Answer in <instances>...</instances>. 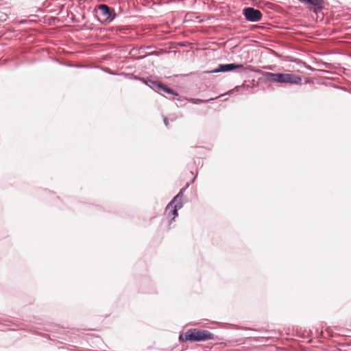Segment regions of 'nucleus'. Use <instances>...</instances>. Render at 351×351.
Masks as SVG:
<instances>
[{"mask_svg": "<svg viewBox=\"0 0 351 351\" xmlns=\"http://www.w3.org/2000/svg\"><path fill=\"white\" fill-rule=\"evenodd\" d=\"M163 121H164V123L165 124V125H168V119L166 117H165Z\"/></svg>", "mask_w": 351, "mask_h": 351, "instance_id": "9", "label": "nucleus"}, {"mask_svg": "<svg viewBox=\"0 0 351 351\" xmlns=\"http://www.w3.org/2000/svg\"><path fill=\"white\" fill-rule=\"evenodd\" d=\"M198 102H203V101L201 99H197V101H194L195 104H197Z\"/></svg>", "mask_w": 351, "mask_h": 351, "instance_id": "10", "label": "nucleus"}, {"mask_svg": "<svg viewBox=\"0 0 351 351\" xmlns=\"http://www.w3.org/2000/svg\"><path fill=\"white\" fill-rule=\"evenodd\" d=\"M176 200V197H174L171 202L167 205L165 209V215L172 221L176 217V205L174 204V201Z\"/></svg>", "mask_w": 351, "mask_h": 351, "instance_id": "7", "label": "nucleus"}, {"mask_svg": "<svg viewBox=\"0 0 351 351\" xmlns=\"http://www.w3.org/2000/svg\"><path fill=\"white\" fill-rule=\"evenodd\" d=\"M302 3L307 5L310 10H313L314 12H317L323 8V0H299Z\"/></svg>", "mask_w": 351, "mask_h": 351, "instance_id": "5", "label": "nucleus"}, {"mask_svg": "<svg viewBox=\"0 0 351 351\" xmlns=\"http://www.w3.org/2000/svg\"><path fill=\"white\" fill-rule=\"evenodd\" d=\"M236 69H243V66L239 64H219L217 69L210 71V73L228 72Z\"/></svg>", "mask_w": 351, "mask_h": 351, "instance_id": "6", "label": "nucleus"}, {"mask_svg": "<svg viewBox=\"0 0 351 351\" xmlns=\"http://www.w3.org/2000/svg\"><path fill=\"white\" fill-rule=\"evenodd\" d=\"M182 192L180 191L178 194H177L176 197L178 198L180 196H181Z\"/></svg>", "mask_w": 351, "mask_h": 351, "instance_id": "11", "label": "nucleus"}, {"mask_svg": "<svg viewBox=\"0 0 351 351\" xmlns=\"http://www.w3.org/2000/svg\"><path fill=\"white\" fill-rule=\"evenodd\" d=\"M243 14L247 20L256 22L258 21L262 18L261 12L254 8H247L243 10Z\"/></svg>", "mask_w": 351, "mask_h": 351, "instance_id": "4", "label": "nucleus"}, {"mask_svg": "<svg viewBox=\"0 0 351 351\" xmlns=\"http://www.w3.org/2000/svg\"><path fill=\"white\" fill-rule=\"evenodd\" d=\"M158 89L165 93L173 94V90L165 85L158 84Z\"/></svg>", "mask_w": 351, "mask_h": 351, "instance_id": "8", "label": "nucleus"}, {"mask_svg": "<svg viewBox=\"0 0 351 351\" xmlns=\"http://www.w3.org/2000/svg\"><path fill=\"white\" fill-rule=\"evenodd\" d=\"M265 79L270 82H277L280 84H300L302 78L292 73H274L266 72L264 74Z\"/></svg>", "mask_w": 351, "mask_h": 351, "instance_id": "1", "label": "nucleus"}, {"mask_svg": "<svg viewBox=\"0 0 351 351\" xmlns=\"http://www.w3.org/2000/svg\"><path fill=\"white\" fill-rule=\"evenodd\" d=\"M214 335L206 330L191 329L179 337L180 341H204L213 339Z\"/></svg>", "mask_w": 351, "mask_h": 351, "instance_id": "2", "label": "nucleus"}, {"mask_svg": "<svg viewBox=\"0 0 351 351\" xmlns=\"http://www.w3.org/2000/svg\"><path fill=\"white\" fill-rule=\"evenodd\" d=\"M98 10L101 16V21L103 23H110L115 19L116 14L114 10L111 9L107 5H99Z\"/></svg>", "mask_w": 351, "mask_h": 351, "instance_id": "3", "label": "nucleus"}]
</instances>
